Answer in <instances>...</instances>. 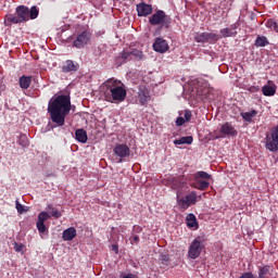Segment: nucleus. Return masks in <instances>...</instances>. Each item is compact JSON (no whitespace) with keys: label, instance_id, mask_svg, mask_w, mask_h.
<instances>
[{"label":"nucleus","instance_id":"ddd939ff","mask_svg":"<svg viewBox=\"0 0 278 278\" xmlns=\"http://www.w3.org/2000/svg\"><path fill=\"white\" fill-rule=\"evenodd\" d=\"M138 99L141 105H147L151 101V92L144 85H140L138 88Z\"/></svg>","mask_w":278,"mask_h":278},{"label":"nucleus","instance_id":"dca6fc26","mask_svg":"<svg viewBox=\"0 0 278 278\" xmlns=\"http://www.w3.org/2000/svg\"><path fill=\"white\" fill-rule=\"evenodd\" d=\"M220 134L223 138H225V136H232V138H236V136H238V130H236V128L233 127V125H231V123L226 122L220 127Z\"/></svg>","mask_w":278,"mask_h":278},{"label":"nucleus","instance_id":"20e7f679","mask_svg":"<svg viewBox=\"0 0 278 278\" xmlns=\"http://www.w3.org/2000/svg\"><path fill=\"white\" fill-rule=\"evenodd\" d=\"M206 240L205 236H199L191 242L188 249V257L190 260H197L201 256V253L205 250Z\"/></svg>","mask_w":278,"mask_h":278},{"label":"nucleus","instance_id":"2f4dec72","mask_svg":"<svg viewBox=\"0 0 278 278\" xmlns=\"http://www.w3.org/2000/svg\"><path fill=\"white\" fill-rule=\"evenodd\" d=\"M195 188L198 190H207L210 188V181H207V180H198V186Z\"/></svg>","mask_w":278,"mask_h":278},{"label":"nucleus","instance_id":"4468645a","mask_svg":"<svg viewBox=\"0 0 278 278\" xmlns=\"http://www.w3.org/2000/svg\"><path fill=\"white\" fill-rule=\"evenodd\" d=\"M51 218V215L47 213L46 211H42L38 214V222H37V229L39 233H46L47 226L45 225L46 220H49Z\"/></svg>","mask_w":278,"mask_h":278},{"label":"nucleus","instance_id":"ea45409f","mask_svg":"<svg viewBox=\"0 0 278 278\" xmlns=\"http://www.w3.org/2000/svg\"><path fill=\"white\" fill-rule=\"evenodd\" d=\"M187 122H186V119L184 118V117H178L177 119H176V125H177V127H181V125H185Z\"/></svg>","mask_w":278,"mask_h":278},{"label":"nucleus","instance_id":"7ed1b4c3","mask_svg":"<svg viewBox=\"0 0 278 278\" xmlns=\"http://www.w3.org/2000/svg\"><path fill=\"white\" fill-rule=\"evenodd\" d=\"M104 97L110 103H123L127 99V87L117 78H109L103 83Z\"/></svg>","mask_w":278,"mask_h":278},{"label":"nucleus","instance_id":"f8f14e48","mask_svg":"<svg viewBox=\"0 0 278 278\" xmlns=\"http://www.w3.org/2000/svg\"><path fill=\"white\" fill-rule=\"evenodd\" d=\"M152 47L156 53H166L170 49L168 41L162 37H157Z\"/></svg>","mask_w":278,"mask_h":278},{"label":"nucleus","instance_id":"f03ea898","mask_svg":"<svg viewBox=\"0 0 278 278\" xmlns=\"http://www.w3.org/2000/svg\"><path fill=\"white\" fill-rule=\"evenodd\" d=\"M38 14H40V10L36 5L31 7L30 9L29 7L18 5L15 8L14 13H9L4 16V25L5 27H12V25H23V23L38 18Z\"/></svg>","mask_w":278,"mask_h":278},{"label":"nucleus","instance_id":"39448f33","mask_svg":"<svg viewBox=\"0 0 278 278\" xmlns=\"http://www.w3.org/2000/svg\"><path fill=\"white\" fill-rule=\"evenodd\" d=\"M149 23L153 27L160 26L168 29L170 27L172 18L163 10L155 11L150 17Z\"/></svg>","mask_w":278,"mask_h":278},{"label":"nucleus","instance_id":"f257e3e1","mask_svg":"<svg viewBox=\"0 0 278 278\" xmlns=\"http://www.w3.org/2000/svg\"><path fill=\"white\" fill-rule=\"evenodd\" d=\"M48 114L58 127H64L66 115L71 114V96L60 94L48 103Z\"/></svg>","mask_w":278,"mask_h":278},{"label":"nucleus","instance_id":"9d476101","mask_svg":"<svg viewBox=\"0 0 278 278\" xmlns=\"http://www.w3.org/2000/svg\"><path fill=\"white\" fill-rule=\"evenodd\" d=\"M114 155L119 157L118 162H123L125 157H129L131 154V150L127 147V144L117 143L113 149Z\"/></svg>","mask_w":278,"mask_h":278},{"label":"nucleus","instance_id":"412c9836","mask_svg":"<svg viewBox=\"0 0 278 278\" xmlns=\"http://www.w3.org/2000/svg\"><path fill=\"white\" fill-rule=\"evenodd\" d=\"M47 214H49L50 218H62V212L58 210V207H54L53 204H48L47 207Z\"/></svg>","mask_w":278,"mask_h":278},{"label":"nucleus","instance_id":"58836bf2","mask_svg":"<svg viewBox=\"0 0 278 278\" xmlns=\"http://www.w3.org/2000/svg\"><path fill=\"white\" fill-rule=\"evenodd\" d=\"M239 278H255V275L251 271H245Z\"/></svg>","mask_w":278,"mask_h":278},{"label":"nucleus","instance_id":"7c9ffc66","mask_svg":"<svg viewBox=\"0 0 278 278\" xmlns=\"http://www.w3.org/2000/svg\"><path fill=\"white\" fill-rule=\"evenodd\" d=\"M119 58L124 61V62H131L132 56H131V49L129 50H124L123 52L119 53Z\"/></svg>","mask_w":278,"mask_h":278},{"label":"nucleus","instance_id":"6ab92c4d","mask_svg":"<svg viewBox=\"0 0 278 278\" xmlns=\"http://www.w3.org/2000/svg\"><path fill=\"white\" fill-rule=\"evenodd\" d=\"M75 138L81 144H86L88 142V132L84 130V128H79L75 130Z\"/></svg>","mask_w":278,"mask_h":278},{"label":"nucleus","instance_id":"bb28decb","mask_svg":"<svg viewBox=\"0 0 278 278\" xmlns=\"http://www.w3.org/2000/svg\"><path fill=\"white\" fill-rule=\"evenodd\" d=\"M17 143L20 144V147H23L24 149H27V147H29V139L27 138V135L21 134L18 136Z\"/></svg>","mask_w":278,"mask_h":278},{"label":"nucleus","instance_id":"473e14b6","mask_svg":"<svg viewBox=\"0 0 278 278\" xmlns=\"http://www.w3.org/2000/svg\"><path fill=\"white\" fill-rule=\"evenodd\" d=\"M195 179H211L212 176L204 170L197 172L194 174Z\"/></svg>","mask_w":278,"mask_h":278},{"label":"nucleus","instance_id":"5701e85b","mask_svg":"<svg viewBox=\"0 0 278 278\" xmlns=\"http://www.w3.org/2000/svg\"><path fill=\"white\" fill-rule=\"evenodd\" d=\"M130 55L132 60H136L137 62L144 60V53L136 48H130Z\"/></svg>","mask_w":278,"mask_h":278},{"label":"nucleus","instance_id":"423d86ee","mask_svg":"<svg viewBox=\"0 0 278 278\" xmlns=\"http://www.w3.org/2000/svg\"><path fill=\"white\" fill-rule=\"evenodd\" d=\"M199 199H201V195H197V191H191L185 197H179V192H177V204L181 212H186L191 205H197Z\"/></svg>","mask_w":278,"mask_h":278},{"label":"nucleus","instance_id":"393cba45","mask_svg":"<svg viewBox=\"0 0 278 278\" xmlns=\"http://www.w3.org/2000/svg\"><path fill=\"white\" fill-rule=\"evenodd\" d=\"M255 47H268L270 42L266 36H258L254 41Z\"/></svg>","mask_w":278,"mask_h":278},{"label":"nucleus","instance_id":"a19ab883","mask_svg":"<svg viewBox=\"0 0 278 278\" xmlns=\"http://www.w3.org/2000/svg\"><path fill=\"white\" fill-rule=\"evenodd\" d=\"M185 121L188 123L190 121V118H192V112L190 111H185Z\"/></svg>","mask_w":278,"mask_h":278},{"label":"nucleus","instance_id":"0eeeda50","mask_svg":"<svg viewBox=\"0 0 278 278\" xmlns=\"http://www.w3.org/2000/svg\"><path fill=\"white\" fill-rule=\"evenodd\" d=\"M265 149L271 153H278V125L271 128L265 138Z\"/></svg>","mask_w":278,"mask_h":278},{"label":"nucleus","instance_id":"cd10ccee","mask_svg":"<svg viewBox=\"0 0 278 278\" xmlns=\"http://www.w3.org/2000/svg\"><path fill=\"white\" fill-rule=\"evenodd\" d=\"M192 136L181 137L180 139H175L174 144H192Z\"/></svg>","mask_w":278,"mask_h":278},{"label":"nucleus","instance_id":"aec40b11","mask_svg":"<svg viewBox=\"0 0 278 278\" xmlns=\"http://www.w3.org/2000/svg\"><path fill=\"white\" fill-rule=\"evenodd\" d=\"M76 236H77V229H75V227H70L63 231L62 238L65 242H68L73 240Z\"/></svg>","mask_w":278,"mask_h":278},{"label":"nucleus","instance_id":"c9c22d12","mask_svg":"<svg viewBox=\"0 0 278 278\" xmlns=\"http://www.w3.org/2000/svg\"><path fill=\"white\" fill-rule=\"evenodd\" d=\"M15 207L18 214H23V212H25V206H23L18 200L15 201Z\"/></svg>","mask_w":278,"mask_h":278},{"label":"nucleus","instance_id":"c03bdc74","mask_svg":"<svg viewBox=\"0 0 278 278\" xmlns=\"http://www.w3.org/2000/svg\"><path fill=\"white\" fill-rule=\"evenodd\" d=\"M122 278H137V277L134 274H127V275L123 276Z\"/></svg>","mask_w":278,"mask_h":278},{"label":"nucleus","instance_id":"9b49d317","mask_svg":"<svg viewBox=\"0 0 278 278\" xmlns=\"http://www.w3.org/2000/svg\"><path fill=\"white\" fill-rule=\"evenodd\" d=\"M238 27H239V24L238 23H235V24H231L229 27H226V28H222L219 30V38H236V36H238Z\"/></svg>","mask_w":278,"mask_h":278},{"label":"nucleus","instance_id":"4c0bfd02","mask_svg":"<svg viewBox=\"0 0 278 278\" xmlns=\"http://www.w3.org/2000/svg\"><path fill=\"white\" fill-rule=\"evenodd\" d=\"M131 233H135V235H137V236H138V233H142V227L139 226V225H135V226L132 227Z\"/></svg>","mask_w":278,"mask_h":278},{"label":"nucleus","instance_id":"c756f323","mask_svg":"<svg viewBox=\"0 0 278 278\" xmlns=\"http://www.w3.org/2000/svg\"><path fill=\"white\" fill-rule=\"evenodd\" d=\"M187 227H199V224L197 223V216H194V214L187 215Z\"/></svg>","mask_w":278,"mask_h":278},{"label":"nucleus","instance_id":"1a4fd4ad","mask_svg":"<svg viewBox=\"0 0 278 278\" xmlns=\"http://www.w3.org/2000/svg\"><path fill=\"white\" fill-rule=\"evenodd\" d=\"M195 42H217L220 40V35L216 33H197L194 35Z\"/></svg>","mask_w":278,"mask_h":278},{"label":"nucleus","instance_id":"c85d7f7f","mask_svg":"<svg viewBox=\"0 0 278 278\" xmlns=\"http://www.w3.org/2000/svg\"><path fill=\"white\" fill-rule=\"evenodd\" d=\"M265 26L271 31H276V34H278V20H268Z\"/></svg>","mask_w":278,"mask_h":278},{"label":"nucleus","instance_id":"6e6552de","mask_svg":"<svg viewBox=\"0 0 278 278\" xmlns=\"http://www.w3.org/2000/svg\"><path fill=\"white\" fill-rule=\"evenodd\" d=\"M91 38L92 33H90L88 29L81 30L77 34L76 39L73 41V47L76 49H84V47L90 42Z\"/></svg>","mask_w":278,"mask_h":278},{"label":"nucleus","instance_id":"f704fd0d","mask_svg":"<svg viewBox=\"0 0 278 278\" xmlns=\"http://www.w3.org/2000/svg\"><path fill=\"white\" fill-rule=\"evenodd\" d=\"M161 262L164 266H168V264L170 263V256L168 254H162Z\"/></svg>","mask_w":278,"mask_h":278},{"label":"nucleus","instance_id":"e433bc0d","mask_svg":"<svg viewBox=\"0 0 278 278\" xmlns=\"http://www.w3.org/2000/svg\"><path fill=\"white\" fill-rule=\"evenodd\" d=\"M23 249H25V245H23L22 243L14 242V251H16V253L23 252Z\"/></svg>","mask_w":278,"mask_h":278},{"label":"nucleus","instance_id":"f3484780","mask_svg":"<svg viewBox=\"0 0 278 278\" xmlns=\"http://www.w3.org/2000/svg\"><path fill=\"white\" fill-rule=\"evenodd\" d=\"M79 71V63L73 60H66L62 66V73H77Z\"/></svg>","mask_w":278,"mask_h":278},{"label":"nucleus","instance_id":"a18cd8bd","mask_svg":"<svg viewBox=\"0 0 278 278\" xmlns=\"http://www.w3.org/2000/svg\"><path fill=\"white\" fill-rule=\"evenodd\" d=\"M172 188H173L174 190H177V185L173 184V185H172Z\"/></svg>","mask_w":278,"mask_h":278},{"label":"nucleus","instance_id":"37998d69","mask_svg":"<svg viewBox=\"0 0 278 278\" xmlns=\"http://www.w3.org/2000/svg\"><path fill=\"white\" fill-rule=\"evenodd\" d=\"M112 251L115 252L116 255H117V253H118V245L113 244V245H112Z\"/></svg>","mask_w":278,"mask_h":278},{"label":"nucleus","instance_id":"a211bd4d","mask_svg":"<svg viewBox=\"0 0 278 278\" xmlns=\"http://www.w3.org/2000/svg\"><path fill=\"white\" fill-rule=\"evenodd\" d=\"M258 275L257 278H270L273 275V266L271 265H263L258 266Z\"/></svg>","mask_w":278,"mask_h":278},{"label":"nucleus","instance_id":"b1692460","mask_svg":"<svg viewBox=\"0 0 278 278\" xmlns=\"http://www.w3.org/2000/svg\"><path fill=\"white\" fill-rule=\"evenodd\" d=\"M262 92L264 97H275V94L277 93V89L273 86L265 85L262 88Z\"/></svg>","mask_w":278,"mask_h":278},{"label":"nucleus","instance_id":"4be33fe9","mask_svg":"<svg viewBox=\"0 0 278 278\" xmlns=\"http://www.w3.org/2000/svg\"><path fill=\"white\" fill-rule=\"evenodd\" d=\"M18 85L22 90H27L31 86V76H21L18 79Z\"/></svg>","mask_w":278,"mask_h":278},{"label":"nucleus","instance_id":"79ce46f5","mask_svg":"<svg viewBox=\"0 0 278 278\" xmlns=\"http://www.w3.org/2000/svg\"><path fill=\"white\" fill-rule=\"evenodd\" d=\"M258 90H260V87H255V86H252L249 89L250 92H257Z\"/></svg>","mask_w":278,"mask_h":278},{"label":"nucleus","instance_id":"2eb2a0df","mask_svg":"<svg viewBox=\"0 0 278 278\" xmlns=\"http://www.w3.org/2000/svg\"><path fill=\"white\" fill-rule=\"evenodd\" d=\"M136 11L138 16H150V14H153V5L140 2L137 4Z\"/></svg>","mask_w":278,"mask_h":278},{"label":"nucleus","instance_id":"72a5a7b5","mask_svg":"<svg viewBox=\"0 0 278 278\" xmlns=\"http://www.w3.org/2000/svg\"><path fill=\"white\" fill-rule=\"evenodd\" d=\"M129 242H130V244H140V236H138V235H136V233H134V232H131V236H130V238H129Z\"/></svg>","mask_w":278,"mask_h":278},{"label":"nucleus","instance_id":"a878e982","mask_svg":"<svg viewBox=\"0 0 278 278\" xmlns=\"http://www.w3.org/2000/svg\"><path fill=\"white\" fill-rule=\"evenodd\" d=\"M241 116L247 123H252L253 118L257 116V112L255 110H252L250 112L242 113Z\"/></svg>","mask_w":278,"mask_h":278}]
</instances>
